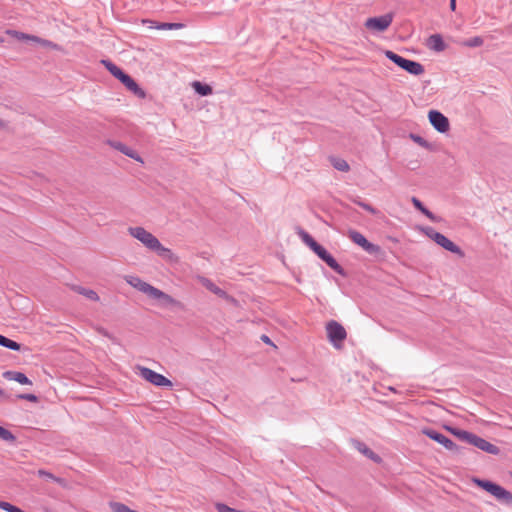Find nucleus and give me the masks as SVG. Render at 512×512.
<instances>
[{
	"label": "nucleus",
	"instance_id": "1",
	"mask_svg": "<svg viewBox=\"0 0 512 512\" xmlns=\"http://www.w3.org/2000/svg\"><path fill=\"white\" fill-rule=\"evenodd\" d=\"M101 64L116 78L118 79L129 91H131L138 98L144 99L146 92L139 87L136 81L121 68L112 63L110 60L102 59Z\"/></svg>",
	"mask_w": 512,
	"mask_h": 512
},
{
	"label": "nucleus",
	"instance_id": "2",
	"mask_svg": "<svg viewBox=\"0 0 512 512\" xmlns=\"http://www.w3.org/2000/svg\"><path fill=\"white\" fill-rule=\"evenodd\" d=\"M473 483L491 494L498 502L512 507V492L506 490L501 485L490 480L473 478Z\"/></svg>",
	"mask_w": 512,
	"mask_h": 512
},
{
	"label": "nucleus",
	"instance_id": "3",
	"mask_svg": "<svg viewBox=\"0 0 512 512\" xmlns=\"http://www.w3.org/2000/svg\"><path fill=\"white\" fill-rule=\"evenodd\" d=\"M423 231L430 239H432L436 244H438L445 250L450 251L454 254H457L460 257L465 256L463 250L459 246H457L455 243H453L445 235L437 232L432 227H426L423 229Z\"/></svg>",
	"mask_w": 512,
	"mask_h": 512
},
{
	"label": "nucleus",
	"instance_id": "4",
	"mask_svg": "<svg viewBox=\"0 0 512 512\" xmlns=\"http://www.w3.org/2000/svg\"><path fill=\"white\" fill-rule=\"evenodd\" d=\"M128 232L151 251H155L161 243L156 236L143 227H129Z\"/></svg>",
	"mask_w": 512,
	"mask_h": 512
},
{
	"label": "nucleus",
	"instance_id": "5",
	"mask_svg": "<svg viewBox=\"0 0 512 512\" xmlns=\"http://www.w3.org/2000/svg\"><path fill=\"white\" fill-rule=\"evenodd\" d=\"M137 290L140 292H143L147 294L149 297L157 300H161L166 305L171 306H179L180 302L174 299L172 296L164 293L163 291L159 290L158 288L150 285L149 283L142 280V282L138 285Z\"/></svg>",
	"mask_w": 512,
	"mask_h": 512
},
{
	"label": "nucleus",
	"instance_id": "6",
	"mask_svg": "<svg viewBox=\"0 0 512 512\" xmlns=\"http://www.w3.org/2000/svg\"><path fill=\"white\" fill-rule=\"evenodd\" d=\"M326 332L329 341L335 348H341L343 341L347 337L345 328L335 320L326 324Z\"/></svg>",
	"mask_w": 512,
	"mask_h": 512
},
{
	"label": "nucleus",
	"instance_id": "7",
	"mask_svg": "<svg viewBox=\"0 0 512 512\" xmlns=\"http://www.w3.org/2000/svg\"><path fill=\"white\" fill-rule=\"evenodd\" d=\"M422 433L429 437L430 439L436 441L437 443L443 445L447 450L454 452V453H460L462 448L459 447L457 444H455L451 439L446 437L444 434L430 429V428H424L422 430Z\"/></svg>",
	"mask_w": 512,
	"mask_h": 512
},
{
	"label": "nucleus",
	"instance_id": "8",
	"mask_svg": "<svg viewBox=\"0 0 512 512\" xmlns=\"http://www.w3.org/2000/svg\"><path fill=\"white\" fill-rule=\"evenodd\" d=\"M348 236L352 242L359 245L363 250L371 255H377L381 252V247L379 245L369 242L362 233L356 230H350Z\"/></svg>",
	"mask_w": 512,
	"mask_h": 512
},
{
	"label": "nucleus",
	"instance_id": "9",
	"mask_svg": "<svg viewBox=\"0 0 512 512\" xmlns=\"http://www.w3.org/2000/svg\"><path fill=\"white\" fill-rule=\"evenodd\" d=\"M140 376L151 384L159 387H172V382L165 376L147 367H139Z\"/></svg>",
	"mask_w": 512,
	"mask_h": 512
},
{
	"label": "nucleus",
	"instance_id": "10",
	"mask_svg": "<svg viewBox=\"0 0 512 512\" xmlns=\"http://www.w3.org/2000/svg\"><path fill=\"white\" fill-rule=\"evenodd\" d=\"M428 119L434 129L440 133H446L450 128L448 118L437 110L429 111Z\"/></svg>",
	"mask_w": 512,
	"mask_h": 512
},
{
	"label": "nucleus",
	"instance_id": "11",
	"mask_svg": "<svg viewBox=\"0 0 512 512\" xmlns=\"http://www.w3.org/2000/svg\"><path fill=\"white\" fill-rule=\"evenodd\" d=\"M468 444L492 455H498L500 453V449L498 446L488 442L484 438L472 433L471 437L468 441Z\"/></svg>",
	"mask_w": 512,
	"mask_h": 512
},
{
	"label": "nucleus",
	"instance_id": "12",
	"mask_svg": "<svg viewBox=\"0 0 512 512\" xmlns=\"http://www.w3.org/2000/svg\"><path fill=\"white\" fill-rule=\"evenodd\" d=\"M391 22L392 16L390 14H386L380 17L368 18L365 22V27L370 30L383 32L390 26Z\"/></svg>",
	"mask_w": 512,
	"mask_h": 512
},
{
	"label": "nucleus",
	"instance_id": "13",
	"mask_svg": "<svg viewBox=\"0 0 512 512\" xmlns=\"http://www.w3.org/2000/svg\"><path fill=\"white\" fill-rule=\"evenodd\" d=\"M315 254L322 261H324L332 270H334L337 274H339L341 276L346 275L344 269L339 265V263L335 260V258L323 246H321L318 250H316Z\"/></svg>",
	"mask_w": 512,
	"mask_h": 512
},
{
	"label": "nucleus",
	"instance_id": "14",
	"mask_svg": "<svg viewBox=\"0 0 512 512\" xmlns=\"http://www.w3.org/2000/svg\"><path fill=\"white\" fill-rule=\"evenodd\" d=\"M201 283L203 284V286H205L209 291H211L215 295H217L233 304H237V300L235 298L228 295L226 291H224L223 289L216 286L210 279L203 277V278H201Z\"/></svg>",
	"mask_w": 512,
	"mask_h": 512
},
{
	"label": "nucleus",
	"instance_id": "15",
	"mask_svg": "<svg viewBox=\"0 0 512 512\" xmlns=\"http://www.w3.org/2000/svg\"><path fill=\"white\" fill-rule=\"evenodd\" d=\"M353 446L357 449L361 454L371 459L375 463L381 462V457L377 455L374 451H372L365 443L359 440H352Z\"/></svg>",
	"mask_w": 512,
	"mask_h": 512
},
{
	"label": "nucleus",
	"instance_id": "16",
	"mask_svg": "<svg viewBox=\"0 0 512 512\" xmlns=\"http://www.w3.org/2000/svg\"><path fill=\"white\" fill-rule=\"evenodd\" d=\"M154 252L170 264H178L180 262L179 256L172 252L171 249L164 247L161 243Z\"/></svg>",
	"mask_w": 512,
	"mask_h": 512
},
{
	"label": "nucleus",
	"instance_id": "17",
	"mask_svg": "<svg viewBox=\"0 0 512 512\" xmlns=\"http://www.w3.org/2000/svg\"><path fill=\"white\" fill-rule=\"evenodd\" d=\"M110 145L115 148L116 150L120 151L121 153H123L124 155L138 161V162H141L143 163V160L142 158L138 155V153L133 150L132 148L128 147L127 145L121 143V142H118V141H113V142H110Z\"/></svg>",
	"mask_w": 512,
	"mask_h": 512
},
{
	"label": "nucleus",
	"instance_id": "18",
	"mask_svg": "<svg viewBox=\"0 0 512 512\" xmlns=\"http://www.w3.org/2000/svg\"><path fill=\"white\" fill-rule=\"evenodd\" d=\"M427 46L436 52H442L446 49V44L440 34H433L427 40Z\"/></svg>",
	"mask_w": 512,
	"mask_h": 512
},
{
	"label": "nucleus",
	"instance_id": "19",
	"mask_svg": "<svg viewBox=\"0 0 512 512\" xmlns=\"http://www.w3.org/2000/svg\"><path fill=\"white\" fill-rule=\"evenodd\" d=\"M3 377L8 380H14L22 385H31V380L22 372L6 371L3 373Z\"/></svg>",
	"mask_w": 512,
	"mask_h": 512
},
{
	"label": "nucleus",
	"instance_id": "20",
	"mask_svg": "<svg viewBox=\"0 0 512 512\" xmlns=\"http://www.w3.org/2000/svg\"><path fill=\"white\" fill-rule=\"evenodd\" d=\"M72 290L80 295H83L84 297L91 301H99V296L97 292L92 289H88L79 285H73Z\"/></svg>",
	"mask_w": 512,
	"mask_h": 512
},
{
	"label": "nucleus",
	"instance_id": "21",
	"mask_svg": "<svg viewBox=\"0 0 512 512\" xmlns=\"http://www.w3.org/2000/svg\"><path fill=\"white\" fill-rule=\"evenodd\" d=\"M37 475L41 478H45L47 480H51V481H54L56 482L57 484H59L60 486L62 487H66L67 485V482L64 478H61V477H57L55 475H53L52 473L46 471V470H43V469H39L37 471Z\"/></svg>",
	"mask_w": 512,
	"mask_h": 512
},
{
	"label": "nucleus",
	"instance_id": "22",
	"mask_svg": "<svg viewBox=\"0 0 512 512\" xmlns=\"http://www.w3.org/2000/svg\"><path fill=\"white\" fill-rule=\"evenodd\" d=\"M405 71L411 75H421L424 73V66L416 61L410 60L405 67Z\"/></svg>",
	"mask_w": 512,
	"mask_h": 512
},
{
	"label": "nucleus",
	"instance_id": "23",
	"mask_svg": "<svg viewBox=\"0 0 512 512\" xmlns=\"http://www.w3.org/2000/svg\"><path fill=\"white\" fill-rule=\"evenodd\" d=\"M192 87L196 93L200 96H208L211 95L213 90L212 87L208 84L201 83L200 81H194L192 83Z\"/></svg>",
	"mask_w": 512,
	"mask_h": 512
},
{
	"label": "nucleus",
	"instance_id": "24",
	"mask_svg": "<svg viewBox=\"0 0 512 512\" xmlns=\"http://www.w3.org/2000/svg\"><path fill=\"white\" fill-rule=\"evenodd\" d=\"M445 428L450 433H452L454 436H456L458 439H460L461 441L466 442V443H468V441L471 437V434H472V432L462 430L459 428H454V427H449V426H445Z\"/></svg>",
	"mask_w": 512,
	"mask_h": 512
},
{
	"label": "nucleus",
	"instance_id": "25",
	"mask_svg": "<svg viewBox=\"0 0 512 512\" xmlns=\"http://www.w3.org/2000/svg\"><path fill=\"white\" fill-rule=\"evenodd\" d=\"M330 161L332 166L338 171L347 172L350 169L347 161L342 158L332 157Z\"/></svg>",
	"mask_w": 512,
	"mask_h": 512
},
{
	"label": "nucleus",
	"instance_id": "26",
	"mask_svg": "<svg viewBox=\"0 0 512 512\" xmlns=\"http://www.w3.org/2000/svg\"><path fill=\"white\" fill-rule=\"evenodd\" d=\"M483 43H484V40H483L482 37L475 36V37H472V38H469V39L463 41L462 45L465 46V47L474 48V47L482 46Z\"/></svg>",
	"mask_w": 512,
	"mask_h": 512
},
{
	"label": "nucleus",
	"instance_id": "27",
	"mask_svg": "<svg viewBox=\"0 0 512 512\" xmlns=\"http://www.w3.org/2000/svg\"><path fill=\"white\" fill-rule=\"evenodd\" d=\"M184 27L182 23H168V22H160L157 23L155 28L158 30H173V29H180Z\"/></svg>",
	"mask_w": 512,
	"mask_h": 512
},
{
	"label": "nucleus",
	"instance_id": "28",
	"mask_svg": "<svg viewBox=\"0 0 512 512\" xmlns=\"http://www.w3.org/2000/svg\"><path fill=\"white\" fill-rule=\"evenodd\" d=\"M7 33L14 35L19 40H31V41H40V38L37 36L28 35L18 31H7Z\"/></svg>",
	"mask_w": 512,
	"mask_h": 512
},
{
	"label": "nucleus",
	"instance_id": "29",
	"mask_svg": "<svg viewBox=\"0 0 512 512\" xmlns=\"http://www.w3.org/2000/svg\"><path fill=\"white\" fill-rule=\"evenodd\" d=\"M0 439L11 443L16 441V437L12 434V432L2 426H0Z\"/></svg>",
	"mask_w": 512,
	"mask_h": 512
},
{
	"label": "nucleus",
	"instance_id": "30",
	"mask_svg": "<svg viewBox=\"0 0 512 512\" xmlns=\"http://www.w3.org/2000/svg\"><path fill=\"white\" fill-rule=\"evenodd\" d=\"M0 509L7 511V512H25L19 507L12 505L9 502L0 501Z\"/></svg>",
	"mask_w": 512,
	"mask_h": 512
},
{
	"label": "nucleus",
	"instance_id": "31",
	"mask_svg": "<svg viewBox=\"0 0 512 512\" xmlns=\"http://www.w3.org/2000/svg\"><path fill=\"white\" fill-rule=\"evenodd\" d=\"M385 56L391 60L394 64H396L397 66H399V63H401V61L403 60L404 57L394 53L393 51L391 50H386L385 51Z\"/></svg>",
	"mask_w": 512,
	"mask_h": 512
},
{
	"label": "nucleus",
	"instance_id": "32",
	"mask_svg": "<svg viewBox=\"0 0 512 512\" xmlns=\"http://www.w3.org/2000/svg\"><path fill=\"white\" fill-rule=\"evenodd\" d=\"M410 137L415 143H417L418 145H420L424 148H428L430 146V144L423 137H421L419 135L411 134Z\"/></svg>",
	"mask_w": 512,
	"mask_h": 512
},
{
	"label": "nucleus",
	"instance_id": "33",
	"mask_svg": "<svg viewBox=\"0 0 512 512\" xmlns=\"http://www.w3.org/2000/svg\"><path fill=\"white\" fill-rule=\"evenodd\" d=\"M16 397L18 399L27 400L30 402L38 401V397L35 394H30V393L18 394Z\"/></svg>",
	"mask_w": 512,
	"mask_h": 512
},
{
	"label": "nucleus",
	"instance_id": "34",
	"mask_svg": "<svg viewBox=\"0 0 512 512\" xmlns=\"http://www.w3.org/2000/svg\"><path fill=\"white\" fill-rule=\"evenodd\" d=\"M298 234L306 245H308V243L314 239L309 233L301 228H299Z\"/></svg>",
	"mask_w": 512,
	"mask_h": 512
},
{
	"label": "nucleus",
	"instance_id": "35",
	"mask_svg": "<svg viewBox=\"0 0 512 512\" xmlns=\"http://www.w3.org/2000/svg\"><path fill=\"white\" fill-rule=\"evenodd\" d=\"M359 206L373 215H376L378 213V210L376 208H374L372 205H370L369 203L359 202Z\"/></svg>",
	"mask_w": 512,
	"mask_h": 512
},
{
	"label": "nucleus",
	"instance_id": "36",
	"mask_svg": "<svg viewBox=\"0 0 512 512\" xmlns=\"http://www.w3.org/2000/svg\"><path fill=\"white\" fill-rule=\"evenodd\" d=\"M126 281L131 286H133L134 288L137 289L138 285L142 282V279H140L139 277H136V276H127L126 277Z\"/></svg>",
	"mask_w": 512,
	"mask_h": 512
},
{
	"label": "nucleus",
	"instance_id": "37",
	"mask_svg": "<svg viewBox=\"0 0 512 512\" xmlns=\"http://www.w3.org/2000/svg\"><path fill=\"white\" fill-rule=\"evenodd\" d=\"M5 348H8V349L14 350V351H19L21 349V344L8 338Z\"/></svg>",
	"mask_w": 512,
	"mask_h": 512
},
{
	"label": "nucleus",
	"instance_id": "38",
	"mask_svg": "<svg viewBox=\"0 0 512 512\" xmlns=\"http://www.w3.org/2000/svg\"><path fill=\"white\" fill-rule=\"evenodd\" d=\"M411 201H412V204L414 205V207L417 210H419L420 212L425 208L423 203L418 198L412 197Z\"/></svg>",
	"mask_w": 512,
	"mask_h": 512
},
{
	"label": "nucleus",
	"instance_id": "39",
	"mask_svg": "<svg viewBox=\"0 0 512 512\" xmlns=\"http://www.w3.org/2000/svg\"><path fill=\"white\" fill-rule=\"evenodd\" d=\"M311 250L315 253L322 245H320L315 239L311 240L308 245Z\"/></svg>",
	"mask_w": 512,
	"mask_h": 512
},
{
	"label": "nucleus",
	"instance_id": "40",
	"mask_svg": "<svg viewBox=\"0 0 512 512\" xmlns=\"http://www.w3.org/2000/svg\"><path fill=\"white\" fill-rule=\"evenodd\" d=\"M426 217H428L432 221H436V216L428 210L426 207L421 211Z\"/></svg>",
	"mask_w": 512,
	"mask_h": 512
},
{
	"label": "nucleus",
	"instance_id": "41",
	"mask_svg": "<svg viewBox=\"0 0 512 512\" xmlns=\"http://www.w3.org/2000/svg\"><path fill=\"white\" fill-rule=\"evenodd\" d=\"M37 42L41 43L45 47L57 48V44H54L53 42H51L49 40H44V39L40 38V41H37Z\"/></svg>",
	"mask_w": 512,
	"mask_h": 512
},
{
	"label": "nucleus",
	"instance_id": "42",
	"mask_svg": "<svg viewBox=\"0 0 512 512\" xmlns=\"http://www.w3.org/2000/svg\"><path fill=\"white\" fill-rule=\"evenodd\" d=\"M409 61H410L409 59L403 58L401 63H399L398 67H400L401 69L405 70V67H406V65L408 64Z\"/></svg>",
	"mask_w": 512,
	"mask_h": 512
},
{
	"label": "nucleus",
	"instance_id": "43",
	"mask_svg": "<svg viewBox=\"0 0 512 512\" xmlns=\"http://www.w3.org/2000/svg\"><path fill=\"white\" fill-rule=\"evenodd\" d=\"M8 338L0 334V346L5 347Z\"/></svg>",
	"mask_w": 512,
	"mask_h": 512
},
{
	"label": "nucleus",
	"instance_id": "44",
	"mask_svg": "<svg viewBox=\"0 0 512 512\" xmlns=\"http://www.w3.org/2000/svg\"><path fill=\"white\" fill-rule=\"evenodd\" d=\"M261 340H262L263 342H265L266 344H272V342H271L270 338H269L267 335H265V334H263V335L261 336Z\"/></svg>",
	"mask_w": 512,
	"mask_h": 512
},
{
	"label": "nucleus",
	"instance_id": "45",
	"mask_svg": "<svg viewBox=\"0 0 512 512\" xmlns=\"http://www.w3.org/2000/svg\"><path fill=\"white\" fill-rule=\"evenodd\" d=\"M99 333H101L102 335L106 336V337H110L109 333L107 332L106 329L100 327L97 329Z\"/></svg>",
	"mask_w": 512,
	"mask_h": 512
},
{
	"label": "nucleus",
	"instance_id": "46",
	"mask_svg": "<svg viewBox=\"0 0 512 512\" xmlns=\"http://www.w3.org/2000/svg\"><path fill=\"white\" fill-rule=\"evenodd\" d=\"M449 6L450 9L454 11L456 9V0H450Z\"/></svg>",
	"mask_w": 512,
	"mask_h": 512
},
{
	"label": "nucleus",
	"instance_id": "47",
	"mask_svg": "<svg viewBox=\"0 0 512 512\" xmlns=\"http://www.w3.org/2000/svg\"><path fill=\"white\" fill-rule=\"evenodd\" d=\"M352 202L359 206V202H363L359 197L351 198Z\"/></svg>",
	"mask_w": 512,
	"mask_h": 512
},
{
	"label": "nucleus",
	"instance_id": "48",
	"mask_svg": "<svg viewBox=\"0 0 512 512\" xmlns=\"http://www.w3.org/2000/svg\"><path fill=\"white\" fill-rule=\"evenodd\" d=\"M7 127V124L5 121H3L2 119H0V130H3Z\"/></svg>",
	"mask_w": 512,
	"mask_h": 512
},
{
	"label": "nucleus",
	"instance_id": "49",
	"mask_svg": "<svg viewBox=\"0 0 512 512\" xmlns=\"http://www.w3.org/2000/svg\"><path fill=\"white\" fill-rule=\"evenodd\" d=\"M4 395H5V392L2 389H0V397H3Z\"/></svg>",
	"mask_w": 512,
	"mask_h": 512
},
{
	"label": "nucleus",
	"instance_id": "50",
	"mask_svg": "<svg viewBox=\"0 0 512 512\" xmlns=\"http://www.w3.org/2000/svg\"><path fill=\"white\" fill-rule=\"evenodd\" d=\"M4 42V39L0 37V43H3Z\"/></svg>",
	"mask_w": 512,
	"mask_h": 512
}]
</instances>
